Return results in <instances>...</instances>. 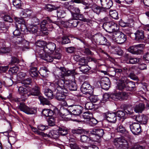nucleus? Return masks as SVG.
I'll list each match as a JSON object with an SVG mask.
<instances>
[{
	"label": "nucleus",
	"mask_w": 149,
	"mask_h": 149,
	"mask_svg": "<svg viewBox=\"0 0 149 149\" xmlns=\"http://www.w3.org/2000/svg\"><path fill=\"white\" fill-rule=\"evenodd\" d=\"M63 81H58L57 79H55L54 82L55 89L57 90L56 98L59 101L65 99L66 97L65 94L68 92V91L66 88L67 86L63 85Z\"/></svg>",
	"instance_id": "1"
},
{
	"label": "nucleus",
	"mask_w": 149,
	"mask_h": 149,
	"mask_svg": "<svg viewBox=\"0 0 149 149\" xmlns=\"http://www.w3.org/2000/svg\"><path fill=\"white\" fill-rule=\"evenodd\" d=\"M107 36L111 40H112L118 44H122L127 40L126 36L122 32L118 31L114 32L111 35H107Z\"/></svg>",
	"instance_id": "2"
},
{
	"label": "nucleus",
	"mask_w": 149,
	"mask_h": 149,
	"mask_svg": "<svg viewBox=\"0 0 149 149\" xmlns=\"http://www.w3.org/2000/svg\"><path fill=\"white\" fill-rule=\"evenodd\" d=\"M114 145L118 149H128L129 144L128 142L123 137H120L114 139Z\"/></svg>",
	"instance_id": "3"
},
{
	"label": "nucleus",
	"mask_w": 149,
	"mask_h": 149,
	"mask_svg": "<svg viewBox=\"0 0 149 149\" xmlns=\"http://www.w3.org/2000/svg\"><path fill=\"white\" fill-rule=\"evenodd\" d=\"M128 96V93L125 92L116 91L111 93L110 97L114 100H118L127 99Z\"/></svg>",
	"instance_id": "4"
},
{
	"label": "nucleus",
	"mask_w": 149,
	"mask_h": 149,
	"mask_svg": "<svg viewBox=\"0 0 149 149\" xmlns=\"http://www.w3.org/2000/svg\"><path fill=\"white\" fill-rule=\"evenodd\" d=\"M58 72V74H57L58 78L56 77V79L58 80H63V81H67L65 79L64 77L66 76H69L72 74L73 73V71L70 70H66L65 68L63 67H61L59 68V70H57Z\"/></svg>",
	"instance_id": "5"
},
{
	"label": "nucleus",
	"mask_w": 149,
	"mask_h": 149,
	"mask_svg": "<svg viewBox=\"0 0 149 149\" xmlns=\"http://www.w3.org/2000/svg\"><path fill=\"white\" fill-rule=\"evenodd\" d=\"M91 134L94 135L92 137V141H98L104 134V130L100 128H94L90 131Z\"/></svg>",
	"instance_id": "6"
},
{
	"label": "nucleus",
	"mask_w": 149,
	"mask_h": 149,
	"mask_svg": "<svg viewBox=\"0 0 149 149\" xmlns=\"http://www.w3.org/2000/svg\"><path fill=\"white\" fill-rule=\"evenodd\" d=\"M144 47V45L142 44L134 45L130 47L127 50L129 52L132 54H141L142 52V50L141 48H143Z\"/></svg>",
	"instance_id": "7"
},
{
	"label": "nucleus",
	"mask_w": 149,
	"mask_h": 149,
	"mask_svg": "<svg viewBox=\"0 0 149 149\" xmlns=\"http://www.w3.org/2000/svg\"><path fill=\"white\" fill-rule=\"evenodd\" d=\"M19 108L20 111L28 114H35L36 112V109L29 107L23 103H20Z\"/></svg>",
	"instance_id": "8"
},
{
	"label": "nucleus",
	"mask_w": 149,
	"mask_h": 149,
	"mask_svg": "<svg viewBox=\"0 0 149 149\" xmlns=\"http://www.w3.org/2000/svg\"><path fill=\"white\" fill-rule=\"evenodd\" d=\"M127 124L130 126L131 131L134 135L139 134L142 132L141 127L139 123L134 122L132 124H130L129 123H127Z\"/></svg>",
	"instance_id": "9"
},
{
	"label": "nucleus",
	"mask_w": 149,
	"mask_h": 149,
	"mask_svg": "<svg viewBox=\"0 0 149 149\" xmlns=\"http://www.w3.org/2000/svg\"><path fill=\"white\" fill-rule=\"evenodd\" d=\"M18 91L21 95L22 101H25L29 96V91L27 89L22 86L17 87Z\"/></svg>",
	"instance_id": "10"
},
{
	"label": "nucleus",
	"mask_w": 149,
	"mask_h": 149,
	"mask_svg": "<svg viewBox=\"0 0 149 149\" xmlns=\"http://www.w3.org/2000/svg\"><path fill=\"white\" fill-rule=\"evenodd\" d=\"M46 43L44 41L38 40L36 42V53H38L39 55L42 54L41 52H44V48L46 46Z\"/></svg>",
	"instance_id": "11"
},
{
	"label": "nucleus",
	"mask_w": 149,
	"mask_h": 149,
	"mask_svg": "<svg viewBox=\"0 0 149 149\" xmlns=\"http://www.w3.org/2000/svg\"><path fill=\"white\" fill-rule=\"evenodd\" d=\"M58 81H63V85H66L67 86L66 88L68 91V88L71 91H76L77 89V87L76 84L74 82L70 81H63V80H58Z\"/></svg>",
	"instance_id": "12"
},
{
	"label": "nucleus",
	"mask_w": 149,
	"mask_h": 149,
	"mask_svg": "<svg viewBox=\"0 0 149 149\" xmlns=\"http://www.w3.org/2000/svg\"><path fill=\"white\" fill-rule=\"evenodd\" d=\"M94 39L95 40L97 43L101 45H105L107 41L106 38L101 34L95 35L94 36Z\"/></svg>",
	"instance_id": "13"
},
{
	"label": "nucleus",
	"mask_w": 149,
	"mask_h": 149,
	"mask_svg": "<svg viewBox=\"0 0 149 149\" xmlns=\"http://www.w3.org/2000/svg\"><path fill=\"white\" fill-rule=\"evenodd\" d=\"M127 83V79L126 77L120 78L117 83V89L119 90L125 89L126 84Z\"/></svg>",
	"instance_id": "14"
},
{
	"label": "nucleus",
	"mask_w": 149,
	"mask_h": 149,
	"mask_svg": "<svg viewBox=\"0 0 149 149\" xmlns=\"http://www.w3.org/2000/svg\"><path fill=\"white\" fill-rule=\"evenodd\" d=\"M29 12L31 13V11L30 10H29V11H27L26 13H23L22 15V18H16L15 19L16 22V25L18 23L19 24H21V26H20V27H21V26L22 25H23L24 26H25L24 24V20L23 19V18H26V17H29L31 15V13H29Z\"/></svg>",
	"instance_id": "15"
},
{
	"label": "nucleus",
	"mask_w": 149,
	"mask_h": 149,
	"mask_svg": "<svg viewBox=\"0 0 149 149\" xmlns=\"http://www.w3.org/2000/svg\"><path fill=\"white\" fill-rule=\"evenodd\" d=\"M91 87L90 84L87 82H84L81 87V91L84 94H88L90 93L89 91L91 89Z\"/></svg>",
	"instance_id": "16"
},
{
	"label": "nucleus",
	"mask_w": 149,
	"mask_h": 149,
	"mask_svg": "<svg viewBox=\"0 0 149 149\" xmlns=\"http://www.w3.org/2000/svg\"><path fill=\"white\" fill-rule=\"evenodd\" d=\"M62 115L63 118L65 120H69L71 119L70 116L71 115V111L64 108H61L60 111Z\"/></svg>",
	"instance_id": "17"
},
{
	"label": "nucleus",
	"mask_w": 149,
	"mask_h": 149,
	"mask_svg": "<svg viewBox=\"0 0 149 149\" xmlns=\"http://www.w3.org/2000/svg\"><path fill=\"white\" fill-rule=\"evenodd\" d=\"M104 117L110 123H114L116 121V114L115 113H107L104 115Z\"/></svg>",
	"instance_id": "18"
},
{
	"label": "nucleus",
	"mask_w": 149,
	"mask_h": 149,
	"mask_svg": "<svg viewBox=\"0 0 149 149\" xmlns=\"http://www.w3.org/2000/svg\"><path fill=\"white\" fill-rule=\"evenodd\" d=\"M102 8L105 9H109L112 6L113 3L111 0H100Z\"/></svg>",
	"instance_id": "19"
},
{
	"label": "nucleus",
	"mask_w": 149,
	"mask_h": 149,
	"mask_svg": "<svg viewBox=\"0 0 149 149\" xmlns=\"http://www.w3.org/2000/svg\"><path fill=\"white\" fill-rule=\"evenodd\" d=\"M47 53L46 52H44L45 53V55H44L42 52L41 53V54L40 55L42 59L47 62H52L54 60L52 54H49V53L50 52L49 51H47Z\"/></svg>",
	"instance_id": "20"
},
{
	"label": "nucleus",
	"mask_w": 149,
	"mask_h": 149,
	"mask_svg": "<svg viewBox=\"0 0 149 149\" xmlns=\"http://www.w3.org/2000/svg\"><path fill=\"white\" fill-rule=\"evenodd\" d=\"M40 92V88L37 85H36L33 87L29 91V96L31 95L33 96H39Z\"/></svg>",
	"instance_id": "21"
},
{
	"label": "nucleus",
	"mask_w": 149,
	"mask_h": 149,
	"mask_svg": "<svg viewBox=\"0 0 149 149\" xmlns=\"http://www.w3.org/2000/svg\"><path fill=\"white\" fill-rule=\"evenodd\" d=\"M72 109H73L71 112V114L74 115L79 116L81 113L83 108L79 105L73 106Z\"/></svg>",
	"instance_id": "22"
},
{
	"label": "nucleus",
	"mask_w": 149,
	"mask_h": 149,
	"mask_svg": "<svg viewBox=\"0 0 149 149\" xmlns=\"http://www.w3.org/2000/svg\"><path fill=\"white\" fill-rule=\"evenodd\" d=\"M55 44L53 42H50L46 45L45 47L44 48V52L49 51V52L52 53L56 49Z\"/></svg>",
	"instance_id": "23"
},
{
	"label": "nucleus",
	"mask_w": 149,
	"mask_h": 149,
	"mask_svg": "<svg viewBox=\"0 0 149 149\" xmlns=\"http://www.w3.org/2000/svg\"><path fill=\"white\" fill-rule=\"evenodd\" d=\"M135 40L136 41L141 40L143 39L144 37V32L142 30H137L134 33Z\"/></svg>",
	"instance_id": "24"
},
{
	"label": "nucleus",
	"mask_w": 149,
	"mask_h": 149,
	"mask_svg": "<svg viewBox=\"0 0 149 149\" xmlns=\"http://www.w3.org/2000/svg\"><path fill=\"white\" fill-rule=\"evenodd\" d=\"M82 62H80L79 64L81 66L79 68L80 70L82 72L85 73L90 69V68L88 66L85 65V60H83Z\"/></svg>",
	"instance_id": "25"
},
{
	"label": "nucleus",
	"mask_w": 149,
	"mask_h": 149,
	"mask_svg": "<svg viewBox=\"0 0 149 149\" xmlns=\"http://www.w3.org/2000/svg\"><path fill=\"white\" fill-rule=\"evenodd\" d=\"M125 61L127 63L135 64L140 61V58H133L130 56H128L127 58H125Z\"/></svg>",
	"instance_id": "26"
},
{
	"label": "nucleus",
	"mask_w": 149,
	"mask_h": 149,
	"mask_svg": "<svg viewBox=\"0 0 149 149\" xmlns=\"http://www.w3.org/2000/svg\"><path fill=\"white\" fill-rule=\"evenodd\" d=\"M111 22H107L104 23L102 25L103 29L109 33V35H111Z\"/></svg>",
	"instance_id": "27"
},
{
	"label": "nucleus",
	"mask_w": 149,
	"mask_h": 149,
	"mask_svg": "<svg viewBox=\"0 0 149 149\" xmlns=\"http://www.w3.org/2000/svg\"><path fill=\"white\" fill-rule=\"evenodd\" d=\"M125 90L127 91H132L135 87V84L134 82L129 81L127 79V83L126 84Z\"/></svg>",
	"instance_id": "28"
},
{
	"label": "nucleus",
	"mask_w": 149,
	"mask_h": 149,
	"mask_svg": "<svg viewBox=\"0 0 149 149\" xmlns=\"http://www.w3.org/2000/svg\"><path fill=\"white\" fill-rule=\"evenodd\" d=\"M125 90L127 91H132L135 87V84L134 82L129 81L127 79V83L126 84Z\"/></svg>",
	"instance_id": "29"
},
{
	"label": "nucleus",
	"mask_w": 149,
	"mask_h": 149,
	"mask_svg": "<svg viewBox=\"0 0 149 149\" xmlns=\"http://www.w3.org/2000/svg\"><path fill=\"white\" fill-rule=\"evenodd\" d=\"M144 108V104L143 103H140L136 105L134 108V111L136 113H141Z\"/></svg>",
	"instance_id": "30"
},
{
	"label": "nucleus",
	"mask_w": 149,
	"mask_h": 149,
	"mask_svg": "<svg viewBox=\"0 0 149 149\" xmlns=\"http://www.w3.org/2000/svg\"><path fill=\"white\" fill-rule=\"evenodd\" d=\"M29 73L32 77H36L38 75V71L36 68L32 67L29 70Z\"/></svg>",
	"instance_id": "31"
},
{
	"label": "nucleus",
	"mask_w": 149,
	"mask_h": 149,
	"mask_svg": "<svg viewBox=\"0 0 149 149\" xmlns=\"http://www.w3.org/2000/svg\"><path fill=\"white\" fill-rule=\"evenodd\" d=\"M42 113L43 116L46 117H50L53 114L52 111L49 109H44L42 111Z\"/></svg>",
	"instance_id": "32"
},
{
	"label": "nucleus",
	"mask_w": 149,
	"mask_h": 149,
	"mask_svg": "<svg viewBox=\"0 0 149 149\" xmlns=\"http://www.w3.org/2000/svg\"><path fill=\"white\" fill-rule=\"evenodd\" d=\"M13 42L16 45L21 43L24 40V38L21 36L17 37H13Z\"/></svg>",
	"instance_id": "33"
},
{
	"label": "nucleus",
	"mask_w": 149,
	"mask_h": 149,
	"mask_svg": "<svg viewBox=\"0 0 149 149\" xmlns=\"http://www.w3.org/2000/svg\"><path fill=\"white\" fill-rule=\"evenodd\" d=\"M102 8V7L95 4H93L92 6V9L94 13L98 15H99L101 12Z\"/></svg>",
	"instance_id": "34"
},
{
	"label": "nucleus",
	"mask_w": 149,
	"mask_h": 149,
	"mask_svg": "<svg viewBox=\"0 0 149 149\" xmlns=\"http://www.w3.org/2000/svg\"><path fill=\"white\" fill-rule=\"evenodd\" d=\"M67 23L71 27H76L79 23V21L77 20L71 19L69 20Z\"/></svg>",
	"instance_id": "35"
},
{
	"label": "nucleus",
	"mask_w": 149,
	"mask_h": 149,
	"mask_svg": "<svg viewBox=\"0 0 149 149\" xmlns=\"http://www.w3.org/2000/svg\"><path fill=\"white\" fill-rule=\"evenodd\" d=\"M4 78H6L5 81H3V84L4 85L7 86L9 87L11 86L13 84V81L10 78L7 77L6 76H3Z\"/></svg>",
	"instance_id": "36"
},
{
	"label": "nucleus",
	"mask_w": 149,
	"mask_h": 149,
	"mask_svg": "<svg viewBox=\"0 0 149 149\" xmlns=\"http://www.w3.org/2000/svg\"><path fill=\"white\" fill-rule=\"evenodd\" d=\"M80 141L83 143H90V141H92V139H91L87 136L82 135L81 136Z\"/></svg>",
	"instance_id": "37"
},
{
	"label": "nucleus",
	"mask_w": 149,
	"mask_h": 149,
	"mask_svg": "<svg viewBox=\"0 0 149 149\" xmlns=\"http://www.w3.org/2000/svg\"><path fill=\"white\" fill-rule=\"evenodd\" d=\"M111 35L112 36V34L113 33L118 31V30L119 28L117 24L113 22H111Z\"/></svg>",
	"instance_id": "38"
},
{
	"label": "nucleus",
	"mask_w": 149,
	"mask_h": 149,
	"mask_svg": "<svg viewBox=\"0 0 149 149\" xmlns=\"http://www.w3.org/2000/svg\"><path fill=\"white\" fill-rule=\"evenodd\" d=\"M48 70L46 68H41L39 71V73L40 75L43 77H45L47 75V72Z\"/></svg>",
	"instance_id": "39"
},
{
	"label": "nucleus",
	"mask_w": 149,
	"mask_h": 149,
	"mask_svg": "<svg viewBox=\"0 0 149 149\" xmlns=\"http://www.w3.org/2000/svg\"><path fill=\"white\" fill-rule=\"evenodd\" d=\"M13 3L16 8H20L22 5V1L21 0H13Z\"/></svg>",
	"instance_id": "40"
},
{
	"label": "nucleus",
	"mask_w": 149,
	"mask_h": 149,
	"mask_svg": "<svg viewBox=\"0 0 149 149\" xmlns=\"http://www.w3.org/2000/svg\"><path fill=\"white\" fill-rule=\"evenodd\" d=\"M20 61L24 62V61L22 59L20 60L17 57L15 56H12L11 57V58L9 64L13 65L15 63L17 64Z\"/></svg>",
	"instance_id": "41"
},
{
	"label": "nucleus",
	"mask_w": 149,
	"mask_h": 149,
	"mask_svg": "<svg viewBox=\"0 0 149 149\" xmlns=\"http://www.w3.org/2000/svg\"><path fill=\"white\" fill-rule=\"evenodd\" d=\"M109 14L113 18L117 19L118 18V13L115 10H110Z\"/></svg>",
	"instance_id": "42"
},
{
	"label": "nucleus",
	"mask_w": 149,
	"mask_h": 149,
	"mask_svg": "<svg viewBox=\"0 0 149 149\" xmlns=\"http://www.w3.org/2000/svg\"><path fill=\"white\" fill-rule=\"evenodd\" d=\"M93 91H91L90 93H89L88 94V98H89L91 102H96L97 100L96 96L93 95Z\"/></svg>",
	"instance_id": "43"
},
{
	"label": "nucleus",
	"mask_w": 149,
	"mask_h": 149,
	"mask_svg": "<svg viewBox=\"0 0 149 149\" xmlns=\"http://www.w3.org/2000/svg\"><path fill=\"white\" fill-rule=\"evenodd\" d=\"M45 95L49 99H52L53 97V93L50 89H46L45 92Z\"/></svg>",
	"instance_id": "44"
},
{
	"label": "nucleus",
	"mask_w": 149,
	"mask_h": 149,
	"mask_svg": "<svg viewBox=\"0 0 149 149\" xmlns=\"http://www.w3.org/2000/svg\"><path fill=\"white\" fill-rule=\"evenodd\" d=\"M47 22L46 20H43L40 24V28L41 31H46L47 30L46 25Z\"/></svg>",
	"instance_id": "45"
},
{
	"label": "nucleus",
	"mask_w": 149,
	"mask_h": 149,
	"mask_svg": "<svg viewBox=\"0 0 149 149\" xmlns=\"http://www.w3.org/2000/svg\"><path fill=\"white\" fill-rule=\"evenodd\" d=\"M107 82L106 84L104 82H100L101 86L102 89L107 90H108L110 87V84H109V81L108 79L105 80Z\"/></svg>",
	"instance_id": "46"
},
{
	"label": "nucleus",
	"mask_w": 149,
	"mask_h": 149,
	"mask_svg": "<svg viewBox=\"0 0 149 149\" xmlns=\"http://www.w3.org/2000/svg\"><path fill=\"white\" fill-rule=\"evenodd\" d=\"M122 73L123 75L128 74L130 72V68L129 66H127L125 67L122 68Z\"/></svg>",
	"instance_id": "47"
},
{
	"label": "nucleus",
	"mask_w": 149,
	"mask_h": 149,
	"mask_svg": "<svg viewBox=\"0 0 149 149\" xmlns=\"http://www.w3.org/2000/svg\"><path fill=\"white\" fill-rule=\"evenodd\" d=\"M38 98L39 100L40 101V103L43 105H48L49 104V101L46 99L44 98L43 97L39 95L38 96Z\"/></svg>",
	"instance_id": "48"
},
{
	"label": "nucleus",
	"mask_w": 149,
	"mask_h": 149,
	"mask_svg": "<svg viewBox=\"0 0 149 149\" xmlns=\"http://www.w3.org/2000/svg\"><path fill=\"white\" fill-rule=\"evenodd\" d=\"M122 70L120 68H116L115 71L116 72V77L117 78L120 77V78H123L125 76H123L122 73Z\"/></svg>",
	"instance_id": "49"
},
{
	"label": "nucleus",
	"mask_w": 149,
	"mask_h": 149,
	"mask_svg": "<svg viewBox=\"0 0 149 149\" xmlns=\"http://www.w3.org/2000/svg\"><path fill=\"white\" fill-rule=\"evenodd\" d=\"M60 135L65 136L68 133V131L66 128L64 127H60L59 128V132Z\"/></svg>",
	"instance_id": "50"
},
{
	"label": "nucleus",
	"mask_w": 149,
	"mask_h": 149,
	"mask_svg": "<svg viewBox=\"0 0 149 149\" xmlns=\"http://www.w3.org/2000/svg\"><path fill=\"white\" fill-rule=\"evenodd\" d=\"M91 126H94L95 125L98 123L97 120L92 117L89 120V121L86 122Z\"/></svg>",
	"instance_id": "51"
},
{
	"label": "nucleus",
	"mask_w": 149,
	"mask_h": 149,
	"mask_svg": "<svg viewBox=\"0 0 149 149\" xmlns=\"http://www.w3.org/2000/svg\"><path fill=\"white\" fill-rule=\"evenodd\" d=\"M51 134L49 135L51 136L52 138L55 139H57L60 135L59 132L56 131L51 132Z\"/></svg>",
	"instance_id": "52"
},
{
	"label": "nucleus",
	"mask_w": 149,
	"mask_h": 149,
	"mask_svg": "<svg viewBox=\"0 0 149 149\" xmlns=\"http://www.w3.org/2000/svg\"><path fill=\"white\" fill-rule=\"evenodd\" d=\"M78 19H79L84 22H90L91 21V20L89 19H87L84 18V15L80 13H79V14H78Z\"/></svg>",
	"instance_id": "53"
},
{
	"label": "nucleus",
	"mask_w": 149,
	"mask_h": 149,
	"mask_svg": "<svg viewBox=\"0 0 149 149\" xmlns=\"http://www.w3.org/2000/svg\"><path fill=\"white\" fill-rule=\"evenodd\" d=\"M60 42L62 44H66L70 42V39L67 36H63L60 40Z\"/></svg>",
	"instance_id": "54"
},
{
	"label": "nucleus",
	"mask_w": 149,
	"mask_h": 149,
	"mask_svg": "<svg viewBox=\"0 0 149 149\" xmlns=\"http://www.w3.org/2000/svg\"><path fill=\"white\" fill-rule=\"evenodd\" d=\"M83 116V118L85 119H86L87 122H88L92 117V115L91 113L86 112L84 113Z\"/></svg>",
	"instance_id": "55"
},
{
	"label": "nucleus",
	"mask_w": 149,
	"mask_h": 149,
	"mask_svg": "<svg viewBox=\"0 0 149 149\" xmlns=\"http://www.w3.org/2000/svg\"><path fill=\"white\" fill-rule=\"evenodd\" d=\"M29 30L33 33H36L38 31V27L36 25H31L29 28Z\"/></svg>",
	"instance_id": "56"
},
{
	"label": "nucleus",
	"mask_w": 149,
	"mask_h": 149,
	"mask_svg": "<svg viewBox=\"0 0 149 149\" xmlns=\"http://www.w3.org/2000/svg\"><path fill=\"white\" fill-rule=\"evenodd\" d=\"M52 55L54 59L59 60L61 57V54L57 50H56L55 53L53 54H52Z\"/></svg>",
	"instance_id": "57"
},
{
	"label": "nucleus",
	"mask_w": 149,
	"mask_h": 149,
	"mask_svg": "<svg viewBox=\"0 0 149 149\" xmlns=\"http://www.w3.org/2000/svg\"><path fill=\"white\" fill-rule=\"evenodd\" d=\"M85 108L86 109L91 110L94 108V106L92 102H88L85 104Z\"/></svg>",
	"instance_id": "58"
},
{
	"label": "nucleus",
	"mask_w": 149,
	"mask_h": 149,
	"mask_svg": "<svg viewBox=\"0 0 149 149\" xmlns=\"http://www.w3.org/2000/svg\"><path fill=\"white\" fill-rule=\"evenodd\" d=\"M45 9L48 11H52L55 9V7L53 5L50 4H47L46 6Z\"/></svg>",
	"instance_id": "59"
},
{
	"label": "nucleus",
	"mask_w": 149,
	"mask_h": 149,
	"mask_svg": "<svg viewBox=\"0 0 149 149\" xmlns=\"http://www.w3.org/2000/svg\"><path fill=\"white\" fill-rule=\"evenodd\" d=\"M83 132V130L82 129H73L72 130V132L74 134H81Z\"/></svg>",
	"instance_id": "60"
},
{
	"label": "nucleus",
	"mask_w": 149,
	"mask_h": 149,
	"mask_svg": "<svg viewBox=\"0 0 149 149\" xmlns=\"http://www.w3.org/2000/svg\"><path fill=\"white\" fill-rule=\"evenodd\" d=\"M94 13L92 9L87 12H85V14H86L91 19L94 17Z\"/></svg>",
	"instance_id": "61"
},
{
	"label": "nucleus",
	"mask_w": 149,
	"mask_h": 149,
	"mask_svg": "<svg viewBox=\"0 0 149 149\" xmlns=\"http://www.w3.org/2000/svg\"><path fill=\"white\" fill-rule=\"evenodd\" d=\"M115 113L116 114V116H117L120 118L123 117L125 115L124 111H118Z\"/></svg>",
	"instance_id": "62"
},
{
	"label": "nucleus",
	"mask_w": 149,
	"mask_h": 149,
	"mask_svg": "<svg viewBox=\"0 0 149 149\" xmlns=\"http://www.w3.org/2000/svg\"><path fill=\"white\" fill-rule=\"evenodd\" d=\"M19 70L18 68L17 67H14L10 68L9 72V73L12 74L16 73Z\"/></svg>",
	"instance_id": "63"
},
{
	"label": "nucleus",
	"mask_w": 149,
	"mask_h": 149,
	"mask_svg": "<svg viewBox=\"0 0 149 149\" xmlns=\"http://www.w3.org/2000/svg\"><path fill=\"white\" fill-rule=\"evenodd\" d=\"M57 15L58 17L61 18H62L64 17L65 13L62 10L57 11Z\"/></svg>",
	"instance_id": "64"
}]
</instances>
